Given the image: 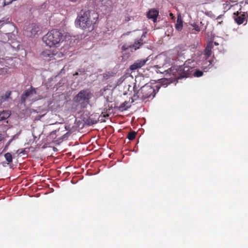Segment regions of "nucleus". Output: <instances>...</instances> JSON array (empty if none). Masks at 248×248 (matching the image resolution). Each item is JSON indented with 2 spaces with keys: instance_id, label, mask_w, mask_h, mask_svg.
I'll return each mask as SVG.
<instances>
[{
  "instance_id": "f257e3e1",
  "label": "nucleus",
  "mask_w": 248,
  "mask_h": 248,
  "mask_svg": "<svg viewBox=\"0 0 248 248\" xmlns=\"http://www.w3.org/2000/svg\"><path fill=\"white\" fill-rule=\"evenodd\" d=\"M99 15L93 10L81 11L78 15L75 20L77 27L87 31L93 30L95 25L98 21Z\"/></svg>"
},
{
  "instance_id": "f03ea898",
  "label": "nucleus",
  "mask_w": 248,
  "mask_h": 248,
  "mask_svg": "<svg viewBox=\"0 0 248 248\" xmlns=\"http://www.w3.org/2000/svg\"><path fill=\"white\" fill-rule=\"evenodd\" d=\"M157 86H152L150 84H145L140 88L131 97L132 102L137 100L144 101L147 99L153 98L155 94L156 90L158 91Z\"/></svg>"
},
{
  "instance_id": "7ed1b4c3",
  "label": "nucleus",
  "mask_w": 248,
  "mask_h": 248,
  "mask_svg": "<svg viewBox=\"0 0 248 248\" xmlns=\"http://www.w3.org/2000/svg\"><path fill=\"white\" fill-rule=\"evenodd\" d=\"M193 71V67L186 65L185 63L183 65L171 66L167 70V72L170 75L173 76L175 79H178L188 77Z\"/></svg>"
},
{
  "instance_id": "20e7f679",
  "label": "nucleus",
  "mask_w": 248,
  "mask_h": 248,
  "mask_svg": "<svg viewBox=\"0 0 248 248\" xmlns=\"http://www.w3.org/2000/svg\"><path fill=\"white\" fill-rule=\"evenodd\" d=\"M43 41L50 47L62 42L64 40L63 34L58 30H52L43 37Z\"/></svg>"
},
{
  "instance_id": "39448f33",
  "label": "nucleus",
  "mask_w": 248,
  "mask_h": 248,
  "mask_svg": "<svg viewBox=\"0 0 248 248\" xmlns=\"http://www.w3.org/2000/svg\"><path fill=\"white\" fill-rule=\"evenodd\" d=\"M92 96V93L89 89H84L81 90L74 97L73 101L77 104V106H79L81 109L87 107Z\"/></svg>"
},
{
  "instance_id": "423d86ee",
  "label": "nucleus",
  "mask_w": 248,
  "mask_h": 248,
  "mask_svg": "<svg viewBox=\"0 0 248 248\" xmlns=\"http://www.w3.org/2000/svg\"><path fill=\"white\" fill-rule=\"evenodd\" d=\"M37 94L36 88L31 86L29 89L25 90L20 97L21 103L25 105L26 102H29L31 104L38 100L36 96Z\"/></svg>"
},
{
  "instance_id": "0eeeda50",
  "label": "nucleus",
  "mask_w": 248,
  "mask_h": 248,
  "mask_svg": "<svg viewBox=\"0 0 248 248\" xmlns=\"http://www.w3.org/2000/svg\"><path fill=\"white\" fill-rule=\"evenodd\" d=\"M3 37L4 38H7L8 39L7 42L5 41H3L6 44L7 47L11 46L15 50L19 48L20 42L16 40V36L13 32L5 33Z\"/></svg>"
},
{
  "instance_id": "6e6552de",
  "label": "nucleus",
  "mask_w": 248,
  "mask_h": 248,
  "mask_svg": "<svg viewBox=\"0 0 248 248\" xmlns=\"http://www.w3.org/2000/svg\"><path fill=\"white\" fill-rule=\"evenodd\" d=\"M158 59L165 61V63L163 64V66L167 64H172L174 61H176V53H174L173 51H169L166 54H160Z\"/></svg>"
},
{
  "instance_id": "1a4fd4ad",
  "label": "nucleus",
  "mask_w": 248,
  "mask_h": 248,
  "mask_svg": "<svg viewBox=\"0 0 248 248\" xmlns=\"http://www.w3.org/2000/svg\"><path fill=\"white\" fill-rule=\"evenodd\" d=\"M98 121L105 122V120L102 119V116L99 115L98 113H93L90 115L87 120V122L90 125L96 124Z\"/></svg>"
},
{
  "instance_id": "9d476101",
  "label": "nucleus",
  "mask_w": 248,
  "mask_h": 248,
  "mask_svg": "<svg viewBox=\"0 0 248 248\" xmlns=\"http://www.w3.org/2000/svg\"><path fill=\"white\" fill-rule=\"evenodd\" d=\"M42 55L43 57L46 58H49L50 59H56V57L58 54V51L56 49H46L44 50L42 53Z\"/></svg>"
},
{
  "instance_id": "9b49d317",
  "label": "nucleus",
  "mask_w": 248,
  "mask_h": 248,
  "mask_svg": "<svg viewBox=\"0 0 248 248\" xmlns=\"http://www.w3.org/2000/svg\"><path fill=\"white\" fill-rule=\"evenodd\" d=\"M148 60V59L147 58L145 59L138 60L136 61L133 64L130 65L129 69L131 71L138 70L145 65Z\"/></svg>"
},
{
  "instance_id": "f8f14e48",
  "label": "nucleus",
  "mask_w": 248,
  "mask_h": 248,
  "mask_svg": "<svg viewBox=\"0 0 248 248\" xmlns=\"http://www.w3.org/2000/svg\"><path fill=\"white\" fill-rule=\"evenodd\" d=\"M233 18L235 22L238 24L240 25L243 23L246 19V16L244 13H242L241 12L238 13V12H237L236 13H233Z\"/></svg>"
},
{
  "instance_id": "ddd939ff",
  "label": "nucleus",
  "mask_w": 248,
  "mask_h": 248,
  "mask_svg": "<svg viewBox=\"0 0 248 248\" xmlns=\"http://www.w3.org/2000/svg\"><path fill=\"white\" fill-rule=\"evenodd\" d=\"M159 12L155 9H150L147 14V16L149 19L153 20L154 23L157 21V17L158 16Z\"/></svg>"
},
{
  "instance_id": "4468645a",
  "label": "nucleus",
  "mask_w": 248,
  "mask_h": 248,
  "mask_svg": "<svg viewBox=\"0 0 248 248\" xmlns=\"http://www.w3.org/2000/svg\"><path fill=\"white\" fill-rule=\"evenodd\" d=\"M191 26L193 28V30H194L197 32H200L201 31H205L206 30L207 24H205L203 22H200V25L196 23H193L191 24Z\"/></svg>"
},
{
  "instance_id": "2eb2a0df",
  "label": "nucleus",
  "mask_w": 248,
  "mask_h": 248,
  "mask_svg": "<svg viewBox=\"0 0 248 248\" xmlns=\"http://www.w3.org/2000/svg\"><path fill=\"white\" fill-rule=\"evenodd\" d=\"M130 100H131V98H129L128 101H125L124 102L121 104L118 108L119 110L121 111H123L131 107V103L133 102L132 101L130 102Z\"/></svg>"
},
{
  "instance_id": "dca6fc26",
  "label": "nucleus",
  "mask_w": 248,
  "mask_h": 248,
  "mask_svg": "<svg viewBox=\"0 0 248 248\" xmlns=\"http://www.w3.org/2000/svg\"><path fill=\"white\" fill-rule=\"evenodd\" d=\"M213 47V42H210L207 44V45L204 50V55L206 57H209L212 54V49Z\"/></svg>"
},
{
  "instance_id": "f3484780",
  "label": "nucleus",
  "mask_w": 248,
  "mask_h": 248,
  "mask_svg": "<svg viewBox=\"0 0 248 248\" xmlns=\"http://www.w3.org/2000/svg\"><path fill=\"white\" fill-rule=\"evenodd\" d=\"M11 94V91H8L5 93L4 95H0V105H1L3 102L8 100L9 99H11L10 97Z\"/></svg>"
},
{
  "instance_id": "a211bd4d",
  "label": "nucleus",
  "mask_w": 248,
  "mask_h": 248,
  "mask_svg": "<svg viewBox=\"0 0 248 248\" xmlns=\"http://www.w3.org/2000/svg\"><path fill=\"white\" fill-rule=\"evenodd\" d=\"M174 53H176V61H181L183 62L185 60L184 56L185 53L184 51H179L177 50H173Z\"/></svg>"
},
{
  "instance_id": "6ab92c4d",
  "label": "nucleus",
  "mask_w": 248,
  "mask_h": 248,
  "mask_svg": "<svg viewBox=\"0 0 248 248\" xmlns=\"http://www.w3.org/2000/svg\"><path fill=\"white\" fill-rule=\"evenodd\" d=\"M175 29L178 31H181L183 28V20L180 16L177 17V22L175 25Z\"/></svg>"
},
{
  "instance_id": "aec40b11",
  "label": "nucleus",
  "mask_w": 248,
  "mask_h": 248,
  "mask_svg": "<svg viewBox=\"0 0 248 248\" xmlns=\"http://www.w3.org/2000/svg\"><path fill=\"white\" fill-rule=\"evenodd\" d=\"M11 115V112L8 110H3L0 112V121L6 120Z\"/></svg>"
},
{
  "instance_id": "412c9836",
  "label": "nucleus",
  "mask_w": 248,
  "mask_h": 248,
  "mask_svg": "<svg viewBox=\"0 0 248 248\" xmlns=\"http://www.w3.org/2000/svg\"><path fill=\"white\" fill-rule=\"evenodd\" d=\"M2 23L0 25V27L2 26L4 24L7 25V28L10 29V31H13L15 29L16 27L12 23H10V22H4V21L0 20V24L1 23Z\"/></svg>"
},
{
  "instance_id": "4be33fe9",
  "label": "nucleus",
  "mask_w": 248,
  "mask_h": 248,
  "mask_svg": "<svg viewBox=\"0 0 248 248\" xmlns=\"http://www.w3.org/2000/svg\"><path fill=\"white\" fill-rule=\"evenodd\" d=\"M136 133L134 131H131L128 133L127 138L130 140L135 139L136 137Z\"/></svg>"
},
{
  "instance_id": "5701e85b",
  "label": "nucleus",
  "mask_w": 248,
  "mask_h": 248,
  "mask_svg": "<svg viewBox=\"0 0 248 248\" xmlns=\"http://www.w3.org/2000/svg\"><path fill=\"white\" fill-rule=\"evenodd\" d=\"M4 157L6 161L9 163H11L13 161V157L10 153H7L5 154Z\"/></svg>"
},
{
  "instance_id": "b1692460",
  "label": "nucleus",
  "mask_w": 248,
  "mask_h": 248,
  "mask_svg": "<svg viewBox=\"0 0 248 248\" xmlns=\"http://www.w3.org/2000/svg\"><path fill=\"white\" fill-rule=\"evenodd\" d=\"M142 44L140 42L138 41L137 42H135V43L132 45V46H130V47L134 48L135 50H136L137 49L139 48Z\"/></svg>"
},
{
  "instance_id": "393cba45",
  "label": "nucleus",
  "mask_w": 248,
  "mask_h": 248,
  "mask_svg": "<svg viewBox=\"0 0 248 248\" xmlns=\"http://www.w3.org/2000/svg\"><path fill=\"white\" fill-rule=\"evenodd\" d=\"M39 31V29L38 26L36 25H34L32 26V29L31 30V33L32 34H36Z\"/></svg>"
},
{
  "instance_id": "a878e982",
  "label": "nucleus",
  "mask_w": 248,
  "mask_h": 248,
  "mask_svg": "<svg viewBox=\"0 0 248 248\" xmlns=\"http://www.w3.org/2000/svg\"><path fill=\"white\" fill-rule=\"evenodd\" d=\"M193 75L195 77H200L203 75V72L200 70H196L193 73Z\"/></svg>"
},
{
  "instance_id": "bb28decb",
  "label": "nucleus",
  "mask_w": 248,
  "mask_h": 248,
  "mask_svg": "<svg viewBox=\"0 0 248 248\" xmlns=\"http://www.w3.org/2000/svg\"><path fill=\"white\" fill-rule=\"evenodd\" d=\"M222 16H223V15H219V16H218L217 17V20L218 24H220L222 23V21H220V20Z\"/></svg>"
},
{
  "instance_id": "cd10ccee",
  "label": "nucleus",
  "mask_w": 248,
  "mask_h": 248,
  "mask_svg": "<svg viewBox=\"0 0 248 248\" xmlns=\"http://www.w3.org/2000/svg\"><path fill=\"white\" fill-rule=\"evenodd\" d=\"M78 71L80 73V74H84L85 73L84 69H79Z\"/></svg>"
},
{
  "instance_id": "c85d7f7f",
  "label": "nucleus",
  "mask_w": 248,
  "mask_h": 248,
  "mask_svg": "<svg viewBox=\"0 0 248 248\" xmlns=\"http://www.w3.org/2000/svg\"><path fill=\"white\" fill-rule=\"evenodd\" d=\"M3 139V135L1 134H0V141L2 140Z\"/></svg>"
},
{
  "instance_id": "c756f323",
  "label": "nucleus",
  "mask_w": 248,
  "mask_h": 248,
  "mask_svg": "<svg viewBox=\"0 0 248 248\" xmlns=\"http://www.w3.org/2000/svg\"><path fill=\"white\" fill-rule=\"evenodd\" d=\"M78 74H79L78 72H76V73L73 75V76H78Z\"/></svg>"
},
{
  "instance_id": "7c9ffc66",
  "label": "nucleus",
  "mask_w": 248,
  "mask_h": 248,
  "mask_svg": "<svg viewBox=\"0 0 248 248\" xmlns=\"http://www.w3.org/2000/svg\"><path fill=\"white\" fill-rule=\"evenodd\" d=\"M10 141H9V142L6 144V146H5V148H7V147L9 146V144H10Z\"/></svg>"
},
{
  "instance_id": "2f4dec72",
  "label": "nucleus",
  "mask_w": 248,
  "mask_h": 248,
  "mask_svg": "<svg viewBox=\"0 0 248 248\" xmlns=\"http://www.w3.org/2000/svg\"><path fill=\"white\" fill-rule=\"evenodd\" d=\"M166 72L167 74L168 72H167V70H165V71H159L160 73H163V72ZM157 73H159V71H157Z\"/></svg>"
},
{
  "instance_id": "473e14b6",
  "label": "nucleus",
  "mask_w": 248,
  "mask_h": 248,
  "mask_svg": "<svg viewBox=\"0 0 248 248\" xmlns=\"http://www.w3.org/2000/svg\"><path fill=\"white\" fill-rule=\"evenodd\" d=\"M214 43L216 46H217V45H218V44L216 42H214V43Z\"/></svg>"
},
{
  "instance_id": "72a5a7b5",
  "label": "nucleus",
  "mask_w": 248,
  "mask_h": 248,
  "mask_svg": "<svg viewBox=\"0 0 248 248\" xmlns=\"http://www.w3.org/2000/svg\"><path fill=\"white\" fill-rule=\"evenodd\" d=\"M69 0L72 2H76L77 1V0Z\"/></svg>"
},
{
  "instance_id": "f704fd0d",
  "label": "nucleus",
  "mask_w": 248,
  "mask_h": 248,
  "mask_svg": "<svg viewBox=\"0 0 248 248\" xmlns=\"http://www.w3.org/2000/svg\"><path fill=\"white\" fill-rule=\"evenodd\" d=\"M108 114H107L106 115H104L103 116L104 117H108Z\"/></svg>"
},
{
  "instance_id": "c9c22d12",
  "label": "nucleus",
  "mask_w": 248,
  "mask_h": 248,
  "mask_svg": "<svg viewBox=\"0 0 248 248\" xmlns=\"http://www.w3.org/2000/svg\"><path fill=\"white\" fill-rule=\"evenodd\" d=\"M24 153V151H22V152H20V154H22V153Z\"/></svg>"
}]
</instances>
